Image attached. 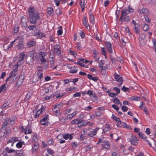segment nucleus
Returning <instances> with one entry per match:
<instances>
[{
    "instance_id": "1",
    "label": "nucleus",
    "mask_w": 156,
    "mask_h": 156,
    "mask_svg": "<svg viewBox=\"0 0 156 156\" xmlns=\"http://www.w3.org/2000/svg\"><path fill=\"white\" fill-rule=\"evenodd\" d=\"M29 18L30 19V22L31 23L36 24L37 23L36 21L40 19V16L39 13L37 12L33 14L32 16H30Z\"/></svg>"
},
{
    "instance_id": "2",
    "label": "nucleus",
    "mask_w": 156,
    "mask_h": 156,
    "mask_svg": "<svg viewBox=\"0 0 156 156\" xmlns=\"http://www.w3.org/2000/svg\"><path fill=\"white\" fill-rule=\"evenodd\" d=\"M18 71V68L15 67V69L10 73V75L12 76L13 81L15 80L17 78L18 76L17 73Z\"/></svg>"
},
{
    "instance_id": "3",
    "label": "nucleus",
    "mask_w": 156,
    "mask_h": 156,
    "mask_svg": "<svg viewBox=\"0 0 156 156\" xmlns=\"http://www.w3.org/2000/svg\"><path fill=\"white\" fill-rule=\"evenodd\" d=\"M49 115L48 114H45L44 117L40 121V123L42 125H46L48 124Z\"/></svg>"
},
{
    "instance_id": "4",
    "label": "nucleus",
    "mask_w": 156,
    "mask_h": 156,
    "mask_svg": "<svg viewBox=\"0 0 156 156\" xmlns=\"http://www.w3.org/2000/svg\"><path fill=\"white\" fill-rule=\"evenodd\" d=\"M129 12L127 9H123L121 11V16L119 20V21L122 22L123 17L129 13Z\"/></svg>"
},
{
    "instance_id": "5",
    "label": "nucleus",
    "mask_w": 156,
    "mask_h": 156,
    "mask_svg": "<svg viewBox=\"0 0 156 156\" xmlns=\"http://www.w3.org/2000/svg\"><path fill=\"white\" fill-rule=\"evenodd\" d=\"M8 121L9 118H6L3 123L2 126L1 128V130L2 131V132H5L7 126L8 125Z\"/></svg>"
},
{
    "instance_id": "6",
    "label": "nucleus",
    "mask_w": 156,
    "mask_h": 156,
    "mask_svg": "<svg viewBox=\"0 0 156 156\" xmlns=\"http://www.w3.org/2000/svg\"><path fill=\"white\" fill-rule=\"evenodd\" d=\"M136 136L133 135L131 136V138L129 139V141L131 142V144L134 145H136L138 144Z\"/></svg>"
},
{
    "instance_id": "7",
    "label": "nucleus",
    "mask_w": 156,
    "mask_h": 156,
    "mask_svg": "<svg viewBox=\"0 0 156 156\" xmlns=\"http://www.w3.org/2000/svg\"><path fill=\"white\" fill-rule=\"evenodd\" d=\"M34 56H28L26 59V62L27 64L29 65H32L33 63Z\"/></svg>"
},
{
    "instance_id": "8",
    "label": "nucleus",
    "mask_w": 156,
    "mask_h": 156,
    "mask_svg": "<svg viewBox=\"0 0 156 156\" xmlns=\"http://www.w3.org/2000/svg\"><path fill=\"white\" fill-rule=\"evenodd\" d=\"M105 43L108 52L110 53H112V49L111 43L108 41H106Z\"/></svg>"
},
{
    "instance_id": "9",
    "label": "nucleus",
    "mask_w": 156,
    "mask_h": 156,
    "mask_svg": "<svg viewBox=\"0 0 156 156\" xmlns=\"http://www.w3.org/2000/svg\"><path fill=\"white\" fill-rule=\"evenodd\" d=\"M102 148L104 149V148L108 149L110 147V144L109 142L107 141H104L103 142Z\"/></svg>"
},
{
    "instance_id": "10",
    "label": "nucleus",
    "mask_w": 156,
    "mask_h": 156,
    "mask_svg": "<svg viewBox=\"0 0 156 156\" xmlns=\"http://www.w3.org/2000/svg\"><path fill=\"white\" fill-rule=\"evenodd\" d=\"M28 12L29 13V17L32 16L33 14L37 12L35 11V9L33 7H29L28 9Z\"/></svg>"
},
{
    "instance_id": "11",
    "label": "nucleus",
    "mask_w": 156,
    "mask_h": 156,
    "mask_svg": "<svg viewBox=\"0 0 156 156\" xmlns=\"http://www.w3.org/2000/svg\"><path fill=\"white\" fill-rule=\"evenodd\" d=\"M55 52L57 55H59L61 53V51L60 49V46L58 45H55L54 47Z\"/></svg>"
},
{
    "instance_id": "12",
    "label": "nucleus",
    "mask_w": 156,
    "mask_h": 156,
    "mask_svg": "<svg viewBox=\"0 0 156 156\" xmlns=\"http://www.w3.org/2000/svg\"><path fill=\"white\" fill-rule=\"evenodd\" d=\"M36 42L33 41H30L27 42V47L30 48L35 46Z\"/></svg>"
},
{
    "instance_id": "13",
    "label": "nucleus",
    "mask_w": 156,
    "mask_h": 156,
    "mask_svg": "<svg viewBox=\"0 0 156 156\" xmlns=\"http://www.w3.org/2000/svg\"><path fill=\"white\" fill-rule=\"evenodd\" d=\"M145 37L146 36L144 34H141L140 36L139 41L141 44L142 45H144L145 44L143 41L145 39Z\"/></svg>"
},
{
    "instance_id": "14",
    "label": "nucleus",
    "mask_w": 156,
    "mask_h": 156,
    "mask_svg": "<svg viewBox=\"0 0 156 156\" xmlns=\"http://www.w3.org/2000/svg\"><path fill=\"white\" fill-rule=\"evenodd\" d=\"M138 12L140 13L143 14L144 16L147 15L149 13L148 10L145 8H143L141 10H139Z\"/></svg>"
},
{
    "instance_id": "15",
    "label": "nucleus",
    "mask_w": 156,
    "mask_h": 156,
    "mask_svg": "<svg viewBox=\"0 0 156 156\" xmlns=\"http://www.w3.org/2000/svg\"><path fill=\"white\" fill-rule=\"evenodd\" d=\"M83 120L76 119L72 120L71 122V123L72 125L80 124L83 122Z\"/></svg>"
},
{
    "instance_id": "16",
    "label": "nucleus",
    "mask_w": 156,
    "mask_h": 156,
    "mask_svg": "<svg viewBox=\"0 0 156 156\" xmlns=\"http://www.w3.org/2000/svg\"><path fill=\"white\" fill-rule=\"evenodd\" d=\"M40 55L41 56V58L40 59L41 63L43 64L44 62H46V60L44 57V56H45L44 53L41 52H40Z\"/></svg>"
},
{
    "instance_id": "17",
    "label": "nucleus",
    "mask_w": 156,
    "mask_h": 156,
    "mask_svg": "<svg viewBox=\"0 0 156 156\" xmlns=\"http://www.w3.org/2000/svg\"><path fill=\"white\" fill-rule=\"evenodd\" d=\"M21 24L24 27H26L27 26V21L26 18L23 16L21 19Z\"/></svg>"
},
{
    "instance_id": "18",
    "label": "nucleus",
    "mask_w": 156,
    "mask_h": 156,
    "mask_svg": "<svg viewBox=\"0 0 156 156\" xmlns=\"http://www.w3.org/2000/svg\"><path fill=\"white\" fill-rule=\"evenodd\" d=\"M34 35L37 37H43L45 36V34L40 31H38V32L37 31L36 32H35Z\"/></svg>"
},
{
    "instance_id": "19",
    "label": "nucleus",
    "mask_w": 156,
    "mask_h": 156,
    "mask_svg": "<svg viewBox=\"0 0 156 156\" xmlns=\"http://www.w3.org/2000/svg\"><path fill=\"white\" fill-rule=\"evenodd\" d=\"M116 73H115L114 74V78L116 81L119 82L120 81L123 80V78L122 77L120 76L117 74H116Z\"/></svg>"
},
{
    "instance_id": "20",
    "label": "nucleus",
    "mask_w": 156,
    "mask_h": 156,
    "mask_svg": "<svg viewBox=\"0 0 156 156\" xmlns=\"http://www.w3.org/2000/svg\"><path fill=\"white\" fill-rule=\"evenodd\" d=\"M111 129L110 125L109 124H107L105 125V128L103 129V132L106 133L108 132Z\"/></svg>"
},
{
    "instance_id": "21",
    "label": "nucleus",
    "mask_w": 156,
    "mask_h": 156,
    "mask_svg": "<svg viewBox=\"0 0 156 156\" xmlns=\"http://www.w3.org/2000/svg\"><path fill=\"white\" fill-rule=\"evenodd\" d=\"M63 138H64L66 140L69 139L70 140H72L73 137L71 135H70L68 133L63 134Z\"/></svg>"
},
{
    "instance_id": "22",
    "label": "nucleus",
    "mask_w": 156,
    "mask_h": 156,
    "mask_svg": "<svg viewBox=\"0 0 156 156\" xmlns=\"http://www.w3.org/2000/svg\"><path fill=\"white\" fill-rule=\"evenodd\" d=\"M89 19L90 22H91L93 24L94 23V16L92 15V12L91 11L89 13Z\"/></svg>"
},
{
    "instance_id": "23",
    "label": "nucleus",
    "mask_w": 156,
    "mask_h": 156,
    "mask_svg": "<svg viewBox=\"0 0 156 156\" xmlns=\"http://www.w3.org/2000/svg\"><path fill=\"white\" fill-rule=\"evenodd\" d=\"M27 55L25 54L24 52H22L20 54L19 59L23 60V59L26 57Z\"/></svg>"
},
{
    "instance_id": "24",
    "label": "nucleus",
    "mask_w": 156,
    "mask_h": 156,
    "mask_svg": "<svg viewBox=\"0 0 156 156\" xmlns=\"http://www.w3.org/2000/svg\"><path fill=\"white\" fill-rule=\"evenodd\" d=\"M88 130L89 131V133L88 134V136H89L92 137L96 134L94 135V129H89Z\"/></svg>"
},
{
    "instance_id": "25",
    "label": "nucleus",
    "mask_w": 156,
    "mask_h": 156,
    "mask_svg": "<svg viewBox=\"0 0 156 156\" xmlns=\"http://www.w3.org/2000/svg\"><path fill=\"white\" fill-rule=\"evenodd\" d=\"M84 0H80V4L82 9V12L84 10L85 7L84 5Z\"/></svg>"
},
{
    "instance_id": "26",
    "label": "nucleus",
    "mask_w": 156,
    "mask_h": 156,
    "mask_svg": "<svg viewBox=\"0 0 156 156\" xmlns=\"http://www.w3.org/2000/svg\"><path fill=\"white\" fill-rule=\"evenodd\" d=\"M53 113L56 116H58L60 115V111L59 110H57L55 109L52 108Z\"/></svg>"
},
{
    "instance_id": "27",
    "label": "nucleus",
    "mask_w": 156,
    "mask_h": 156,
    "mask_svg": "<svg viewBox=\"0 0 156 156\" xmlns=\"http://www.w3.org/2000/svg\"><path fill=\"white\" fill-rule=\"evenodd\" d=\"M24 62V61L19 59L16 64L14 66V67L18 68L19 66L22 65Z\"/></svg>"
},
{
    "instance_id": "28",
    "label": "nucleus",
    "mask_w": 156,
    "mask_h": 156,
    "mask_svg": "<svg viewBox=\"0 0 156 156\" xmlns=\"http://www.w3.org/2000/svg\"><path fill=\"white\" fill-rule=\"evenodd\" d=\"M39 147V145L37 143H35L32 147V151L33 153H34V152L35 151L38 149Z\"/></svg>"
},
{
    "instance_id": "29",
    "label": "nucleus",
    "mask_w": 156,
    "mask_h": 156,
    "mask_svg": "<svg viewBox=\"0 0 156 156\" xmlns=\"http://www.w3.org/2000/svg\"><path fill=\"white\" fill-rule=\"evenodd\" d=\"M25 78V77L23 75H20L19 76V79H18L16 83L19 84V82L20 81H21V82H22L24 80Z\"/></svg>"
},
{
    "instance_id": "30",
    "label": "nucleus",
    "mask_w": 156,
    "mask_h": 156,
    "mask_svg": "<svg viewBox=\"0 0 156 156\" xmlns=\"http://www.w3.org/2000/svg\"><path fill=\"white\" fill-rule=\"evenodd\" d=\"M11 140H12V144H11V146L12 147L13 144L16 141H19L18 138L16 137H13L11 138Z\"/></svg>"
},
{
    "instance_id": "31",
    "label": "nucleus",
    "mask_w": 156,
    "mask_h": 156,
    "mask_svg": "<svg viewBox=\"0 0 156 156\" xmlns=\"http://www.w3.org/2000/svg\"><path fill=\"white\" fill-rule=\"evenodd\" d=\"M18 141L19 142L16 144V146L18 148H21L22 147V144H23V141L22 140Z\"/></svg>"
},
{
    "instance_id": "32",
    "label": "nucleus",
    "mask_w": 156,
    "mask_h": 156,
    "mask_svg": "<svg viewBox=\"0 0 156 156\" xmlns=\"http://www.w3.org/2000/svg\"><path fill=\"white\" fill-rule=\"evenodd\" d=\"M5 87V85L4 84L0 87V93L2 91H5L6 90L7 88Z\"/></svg>"
},
{
    "instance_id": "33",
    "label": "nucleus",
    "mask_w": 156,
    "mask_h": 156,
    "mask_svg": "<svg viewBox=\"0 0 156 156\" xmlns=\"http://www.w3.org/2000/svg\"><path fill=\"white\" fill-rule=\"evenodd\" d=\"M77 67L74 66L73 68L71 69V70L69 71V73H76L77 72Z\"/></svg>"
},
{
    "instance_id": "34",
    "label": "nucleus",
    "mask_w": 156,
    "mask_h": 156,
    "mask_svg": "<svg viewBox=\"0 0 156 156\" xmlns=\"http://www.w3.org/2000/svg\"><path fill=\"white\" fill-rule=\"evenodd\" d=\"M19 30V27L16 25L15 26L14 29L13 30L12 32L14 34L17 33Z\"/></svg>"
},
{
    "instance_id": "35",
    "label": "nucleus",
    "mask_w": 156,
    "mask_h": 156,
    "mask_svg": "<svg viewBox=\"0 0 156 156\" xmlns=\"http://www.w3.org/2000/svg\"><path fill=\"white\" fill-rule=\"evenodd\" d=\"M113 102L116 104L119 105L120 104L121 105H122V104L120 103V101L117 98H114Z\"/></svg>"
},
{
    "instance_id": "36",
    "label": "nucleus",
    "mask_w": 156,
    "mask_h": 156,
    "mask_svg": "<svg viewBox=\"0 0 156 156\" xmlns=\"http://www.w3.org/2000/svg\"><path fill=\"white\" fill-rule=\"evenodd\" d=\"M122 126L123 127L126 128V129H130V126L129 125L127 124L124 122H122Z\"/></svg>"
},
{
    "instance_id": "37",
    "label": "nucleus",
    "mask_w": 156,
    "mask_h": 156,
    "mask_svg": "<svg viewBox=\"0 0 156 156\" xmlns=\"http://www.w3.org/2000/svg\"><path fill=\"white\" fill-rule=\"evenodd\" d=\"M149 28V26L146 23H144V26L143 27V29L145 31H147L148 30Z\"/></svg>"
},
{
    "instance_id": "38",
    "label": "nucleus",
    "mask_w": 156,
    "mask_h": 156,
    "mask_svg": "<svg viewBox=\"0 0 156 156\" xmlns=\"http://www.w3.org/2000/svg\"><path fill=\"white\" fill-rule=\"evenodd\" d=\"M15 40L14 41H12L11 42L10 44H9L7 47L6 50H9L10 48L12 47L13 44L15 42Z\"/></svg>"
},
{
    "instance_id": "39",
    "label": "nucleus",
    "mask_w": 156,
    "mask_h": 156,
    "mask_svg": "<svg viewBox=\"0 0 156 156\" xmlns=\"http://www.w3.org/2000/svg\"><path fill=\"white\" fill-rule=\"evenodd\" d=\"M6 151L7 152L9 153H12L15 151L16 150H13V149H9V148L8 147H7L6 148Z\"/></svg>"
},
{
    "instance_id": "40",
    "label": "nucleus",
    "mask_w": 156,
    "mask_h": 156,
    "mask_svg": "<svg viewBox=\"0 0 156 156\" xmlns=\"http://www.w3.org/2000/svg\"><path fill=\"white\" fill-rule=\"evenodd\" d=\"M139 136L142 138L143 139H144L145 140L147 138L146 137V136H144V135L141 132H139L138 134Z\"/></svg>"
},
{
    "instance_id": "41",
    "label": "nucleus",
    "mask_w": 156,
    "mask_h": 156,
    "mask_svg": "<svg viewBox=\"0 0 156 156\" xmlns=\"http://www.w3.org/2000/svg\"><path fill=\"white\" fill-rule=\"evenodd\" d=\"M8 125H10L12 126L14 123V121L13 119H10V120L9 119V121L8 122Z\"/></svg>"
},
{
    "instance_id": "42",
    "label": "nucleus",
    "mask_w": 156,
    "mask_h": 156,
    "mask_svg": "<svg viewBox=\"0 0 156 156\" xmlns=\"http://www.w3.org/2000/svg\"><path fill=\"white\" fill-rule=\"evenodd\" d=\"M18 49H21L24 48V45L23 44H18L17 45Z\"/></svg>"
},
{
    "instance_id": "43",
    "label": "nucleus",
    "mask_w": 156,
    "mask_h": 156,
    "mask_svg": "<svg viewBox=\"0 0 156 156\" xmlns=\"http://www.w3.org/2000/svg\"><path fill=\"white\" fill-rule=\"evenodd\" d=\"M40 110H37L35 114L34 115V117L36 118H38L39 116V115L41 113L40 112Z\"/></svg>"
},
{
    "instance_id": "44",
    "label": "nucleus",
    "mask_w": 156,
    "mask_h": 156,
    "mask_svg": "<svg viewBox=\"0 0 156 156\" xmlns=\"http://www.w3.org/2000/svg\"><path fill=\"white\" fill-rule=\"evenodd\" d=\"M55 94H52L50 96H46L44 97V99L46 100H49L51 98H54V97H55Z\"/></svg>"
},
{
    "instance_id": "45",
    "label": "nucleus",
    "mask_w": 156,
    "mask_h": 156,
    "mask_svg": "<svg viewBox=\"0 0 156 156\" xmlns=\"http://www.w3.org/2000/svg\"><path fill=\"white\" fill-rule=\"evenodd\" d=\"M55 13L57 15H61L62 13L61 9L60 8L57 9L55 10Z\"/></svg>"
},
{
    "instance_id": "46",
    "label": "nucleus",
    "mask_w": 156,
    "mask_h": 156,
    "mask_svg": "<svg viewBox=\"0 0 156 156\" xmlns=\"http://www.w3.org/2000/svg\"><path fill=\"white\" fill-rule=\"evenodd\" d=\"M36 28V26L35 25H30L28 27V29L30 30H33L35 28Z\"/></svg>"
},
{
    "instance_id": "47",
    "label": "nucleus",
    "mask_w": 156,
    "mask_h": 156,
    "mask_svg": "<svg viewBox=\"0 0 156 156\" xmlns=\"http://www.w3.org/2000/svg\"><path fill=\"white\" fill-rule=\"evenodd\" d=\"M144 18L146 22L148 23H150L151 22V20L150 18L148 17L147 15L144 16Z\"/></svg>"
},
{
    "instance_id": "48",
    "label": "nucleus",
    "mask_w": 156,
    "mask_h": 156,
    "mask_svg": "<svg viewBox=\"0 0 156 156\" xmlns=\"http://www.w3.org/2000/svg\"><path fill=\"white\" fill-rule=\"evenodd\" d=\"M121 90L125 92H128L130 90L129 88L126 87L124 86L122 87V88H121Z\"/></svg>"
},
{
    "instance_id": "49",
    "label": "nucleus",
    "mask_w": 156,
    "mask_h": 156,
    "mask_svg": "<svg viewBox=\"0 0 156 156\" xmlns=\"http://www.w3.org/2000/svg\"><path fill=\"white\" fill-rule=\"evenodd\" d=\"M121 108L123 111L126 112L127 111L128 108L127 106L123 105L122 107Z\"/></svg>"
},
{
    "instance_id": "50",
    "label": "nucleus",
    "mask_w": 156,
    "mask_h": 156,
    "mask_svg": "<svg viewBox=\"0 0 156 156\" xmlns=\"http://www.w3.org/2000/svg\"><path fill=\"white\" fill-rule=\"evenodd\" d=\"M113 90L117 92L116 93L117 94V95L120 92V89L117 87H114V88H113Z\"/></svg>"
},
{
    "instance_id": "51",
    "label": "nucleus",
    "mask_w": 156,
    "mask_h": 156,
    "mask_svg": "<svg viewBox=\"0 0 156 156\" xmlns=\"http://www.w3.org/2000/svg\"><path fill=\"white\" fill-rule=\"evenodd\" d=\"M117 94L116 93H110L109 94V96L112 97H114L117 96Z\"/></svg>"
},
{
    "instance_id": "52",
    "label": "nucleus",
    "mask_w": 156,
    "mask_h": 156,
    "mask_svg": "<svg viewBox=\"0 0 156 156\" xmlns=\"http://www.w3.org/2000/svg\"><path fill=\"white\" fill-rule=\"evenodd\" d=\"M47 151L49 154H50L51 155V156L53 155V152L52 150H51L50 148H48L47 149Z\"/></svg>"
},
{
    "instance_id": "53",
    "label": "nucleus",
    "mask_w": 156,
    "mask_h": 156,
    "mask_svg": "<svg viewBox=\"0 0 156 156\" xmlns=\"http://www.w3.org/2000/svg\"><path fill=\"white\" fill-rule=\"evenodd\" d=\"M129 20V17L127 16L124 17V21L125 22H128Z\"/></svg>"
},
{
    "instance_id": "54",
    "label": "nucleus",
    "mask_w": 156,
    "mask_h": 156,
    "mask_svg": "<svg viewBox=\"0 0 156 156\" xmlns=\"http://www.w3.org/2000/svg\"><path fill=\"white\" fill-rule=\"evenodd\" d=\"M46 107L45 106H43V105H42L41 108L40 109H39L38 110H39L40 112L41 113L44 111Z\"/></svg>"
},
{
    "instance_id": "55",
    "label": "nucleus",
    "mask_w": 156,
    "mask_h": 156,
    "mask_svg": "<svg viewBox=\"0 0 156 156\" xmlns=\"http://www.w3.org/2000/svg\"><path fill=\"white\" fill-rule=\"evenodd\" d=\"M9 105V104H8V103H4L2 106L1 108H4V109H6L7 108V107H8Z\"/></svg>"
},
{
    "instance_id": "56",
    "label": "nucleus",
    "mask_w": 156,
    "mask_h": 156,
    "mask_svg": "<svg viewBox=\"0 0 156 156\" xmlns=\"http://www.w3.org/2000/svg\"><path fill=\"white\" fill-rule=\"evenodd\" d=\"M80 35L81 36V38H84L85 37V34L84 32L82 31H80Z\"/></svg>"
},
{
    "instance_id": "57",
    "label": "nucleus",
    "mask_w": 156,
    "mask_h": 156,
    "mask_svg": "<svg viewBox=\"0 0 156 156\" xmlns=\"http://www.w3.org/2000/svg\"><path fill=\"white\" fill-rule=\"evenodd\" d=\"M112 107L117 111H118L119 109V108L118 107L115 105H112Z\"/></svg>"
},
{
    "instance_id": "58",
    "label": "nucleus",
    "mask_w": 156,
    "mask_h": 156,
    "mask_svg": "<svg viewBox=\"0 0 156 156\" xmlns=\"http://www.w3.org/2000/svg\"><path fill=\"white\" fill-rule=\"evenodd\" d=\"M54 61H52L50 62V65H51L52 68L53 69H55L56 68V67H57V66H55L54 67H53V66L54 65Z\"/></svg>"
},
{
    "instance_id": "59",
    "label": "nucleus",
    "mask_w": 156,
    "mask_h": 156,
    "mask_svg": "<svg viewBox=\"0 0 156 156\" xmlns=\"http://www.w3.org/2000/svg\"><path fill=\"white\" fill-rule=\"evenodd\" d=\"M89 122H86L85 124H78V127L80 128L82 127L83 126H85L87 124H88Z\"/></svg>"
},
{
    "instance_id": "60",
    "label": "nucleus",
    "mask_w": 156,
    "mask_h": 156,
    "mask_svg": "<svg viewBox=\"0 0 156 156\" xmlns=\"http://www.w3.org/2000/svg\"><path fill=\"white\" fill-rule=\"evenodd\" d=\"M71 146L73 148H75L77 146V145L75 142H74L72 144Z\"/></svg>"
},
{
    "instance_id": "61",
    "label": "nucleus",
    "mask_w": 156,
    "mask_h": 156,
    "mask_svg": "<svg viewBox=\"0 0 156 156\" xmlns=\"http://www.w3.org/2000/svg\"><path fill=\"white\" fill-rule=\"evenodd\" d=\"M81 95V93L79 92H76L73 95L74 97H79Z\"/></svg>"
},
{
    "instance_id": "62",
    "label": "nucleus",
    "mask_w": 156,
    "mask_h": 156,
    "mask_svg": "<svg viewBox=\"0 0 156 156\" xmlns=\"http://www.w3.org/2000/svg\"><path fill=\"white\" fill-rule=\"evenodd\" d=\"M79 59L81 61L83 62V63H87L88 62V61L87 60L84 58H79Z\"/></svg>"
},
{
    "instance_id": "63",
    "label": "nucleus",
    "mask_w": 156,
    "mask_h": 156,
    "mask_svg": "<svg viewBox=\"0 0 156 156\" xmlns=\"http://www.w3.org/2000/svg\"><path fill=\"white\" fill-rule=\"evenodd\" d=\"M93 52L94 53L93 57L95 58L96 57L98 53L97 51L95 50H94Z\"/></svg>"
},
{
    "instance_id": "64",
    "label": "nucleus",
    "mask_w": 156,
    "mask_h": 156,
    "mask_svg": "<svg viewBox=\"0 0 156 156\" xmlns=\"http://www.w3.org/2000/svg\"><path fill=\"white\" fill-rule=\"evenodd\" d=\"M95 37L96 39L98 41H100L101 39V38L99 37V35H98L97 34H96L95 35Z\"/></svg>"
}]
</instances>
